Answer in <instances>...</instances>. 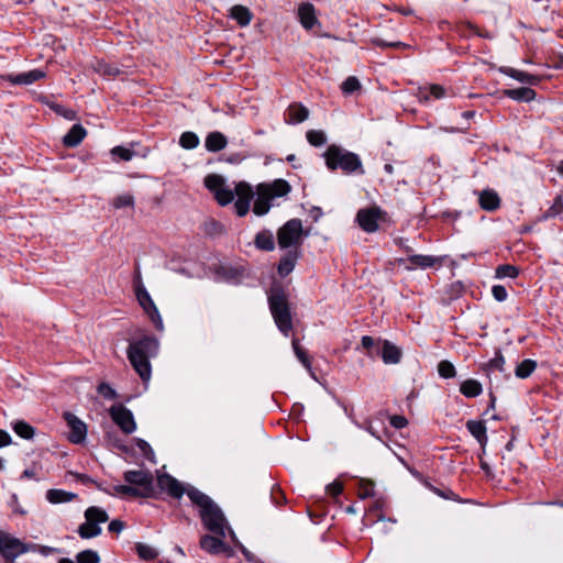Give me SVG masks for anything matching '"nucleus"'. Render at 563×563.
Returning a JSON list of instances; mask_svg holds the SVG:
<instances>
[{
  "label": "nucleus",
  "mask_w": 563,
  "mask_h": 563,
  "mask_svg": "<svg viewBox=\"0 0 563 563\" xmlns=\"http://www.w3.org/2000/svg\"><path fill=\"white\" fill-rule=\"evenodd\" d=\"M13 431L22 439L30 440L35 433V429L25 421H15L12 424Z\"/></svg>",
  "instance_id": "35"
},
{
  "label": "nucleus",
  "mask_w": 563,
  "mask_h": 563,
  "mask_svg": "<svg viewBox=\"0 0 563 563\" xmlns=\"http://www.w3.org/2000/svg\"><path fill=\"white\" fill-rule=\"evenodd\" d=\"M121 497L148 498L137 487L133 485H120Z\"/></svg>",
  "instance_id": "52"
},
{
  "label": "nucleus",
  "mask_w": 563,
  "mask_h": 563,
  "mask_svg": "<svg viewBox=\"0 0 563 563\" xmlns=\"http://www.w3.org/2000/svg\"><path fill=\"white\" fill-rule=\"evenodd\" d=\"M30 551L38 552L40 554H42L44 556H48L51 554L59 552V549L53 548V547H48V545L30 543Z\"/></svg>",
  "instance_id": "55"
},
{
  "label": "nucleus",
  "mask_w": 563,
  "mask_h": 563,
  "mask_svg": "<svg viewBox=\"0 0 563 563\" xmlns=\"http://www.w3.org/2000/svg\"><path fill=\"white\" fill-rule=\"evenodd\" d=\"M93 68L99 75L108 78H114L121 74L118 66L104 60H97Z\"/></svg>",
  "instance_id": "32"
},
{
  "label": "nucleus",
  "mask_w": 563,
  "mask_h": 563,
  "mask_svg": "<svg viewBox=\"0 0 563 563\" xmlns=\"http://www.w3.org/2000/svg\"><path fill=\"white\" fill-rule=\"evenodd\" d=\"M438 373L442 378L448 379L455 377L456 369L450 361L443 360L438 364Z\"/></svg>",
  "instance_id": "46"
},
{
  "label": "nucleus",
  "mask_w": 563,
  "mask_h": 563,
  "mask_svg": "<svg viewBox=\"0 0 563 563\" xmlns=\"http://www.w3.org/2000/svg\"><path fill=\"white\" fill-rule=\"evenodd\" d=\"M380 347H377L376 355L380 356L385 364H398L401 361V350L388 340L378 339Z\"/></svg>",
  "instance_id": "17"
},
{
  "label": "nucleus",
  "mask_w": 563,
  "mask_h": 563,
  "mask_svg": "<svg viewBox=\"0 0 563 563\" xmlns=\"http://www.w3.org/2000/svg\"><path fill=\"white\" fill-rule=\"evenodd\" d=\"M298 18L301 25L306 30H311L316 24H318V19L316 16L314 7L311 3H302L298 8Z\"/></svg>",
  "instance_id": "22"
},
{
  "label": "nucleus",
  "mask_w": 563,
  "mask_h": 563,
  "mask_svg": "<svg viewBox=\"0 0 563 563\" xmlns=\"http://www.w3.org/2000/svg\"><path fill=\"white\" fill-rule=\"evenodd\" d=\"M307 141L316 147L322 146L327 142V136L321 130H309L306 134Z\"/></svg>",
  "instance_id": "43"
},
{
  "label": "nucleus",
  "mask_w": 563,
  "mask_h": 563,
  "mask_svg": "<svg viewBox=\"0 0 563 563\" xmlns=\"http://www.w3.org/2000/svg\"><path fill=\"white\" fill-rule=\"evenodd\" d=\"M134 442H135L136 446L140 449V451L142 452L143 456L146 460L154 462L155 454H154V451L151 448V445L145 440L140 439V438H134Z\"/></svg>",
  "instance_id": "50"
},
{
  "label": "nucleus",
  "mask_w": 563,
  "mask_h": 563,
  "mask_svg": "<svg viewBox=\"0 0 563 563\" xmlns=\"http://www.w3.org/2000/svg\"><path fill=\"white\" fill-rule=\"evenodd\" d=\"M325 166L331 172L340 169L345 175H364L361 157L339 145L331 144L323 153Z\"/></svg>",
  "instance_id": "3"
},
{
  "label": "nucleus",
  "mask_w": 563,
  "mask_h": 563,
  "mask_svg": "<svg viewBox=\"0 0 563 563\" xmlns=\"http://www.w3.org/2000/svg\"><path fill=\"white\" fill-rule=\"evenodd\" d=\"M327 492L332 497H338L343 492V485L340 482H333L327 486Z\"/></svg>",
  "instance_id": "62"
},
{
  "label": "nucleus",
  "mask_w": 563,
  "mask_h": 563,
  "mask_svg": "<svg viewBox=\"0 0 563 563\" xmlns=\"http://www.w3.org/2000/svg\"><path fill=\"white\" fill-rule=\"evenodd\" d=\"M77 563H100V556L95 550H84L76 555Z\"/></svg>",
  "instance_id": "45"
},
{
  "label": "nucleus",
  "mask_w": 563,
  "mask_h": 563,
  "mask_svg": "<svg viewBox=\"0 0 563 563\" xmlns=\"http://www.w3.org/2000/svg\"><path fill=\"white\" fill-rule=\"evenodd\" d=\"M45 76V71L41 69H32L21 74H9L7 76H2V79H5L13 85H31L43 79Z\"/></svg>",
  "instance_id": "18"
},
{
  "label": "nucleus",
  "mask_w": 563,
  "mask_h": 563,
  "mask_svg": "<svg viewBox=\"0 0 563 563\" xmlns=\"http://www.w3.org/2000/svg\"><path fill=\"white\" fill-rule=\"evenodd\" d=\"M419 96L421 100L428 101L430 98L441 99L445 96V89L440 85H430L424 88H420Z\"/></svg>",
  "instance_id": "33"
},
{
  "label": "nucleus",
  "mask_w": 563,
  "mask_h": 563,
  "mask_svg": "<svg viewBox=\"0 0 563 563\" xmlns=\"http://www.w3.org/2000/svg\"><path fill=\"white\" fill-rule=\"evenodd\" d=\"M505 357L504 355L501 354V351L500 350H497L496 353H495V357L492 358L486 365V369H489V371H493V369H496V371H499V372H505Z\"/></svg>",
  "instance_id": "47"
},
{
  "label": "nucleus",
  "mask_w": 563,
  "mask_h": 563,
  "mask_svg": "<svg viewBox=\"0 0 563 563\" xmlns=\"http://www.w3.org/2000/svg\"><path fill=\"white\" fill-rule=\"evenodd\" d=\"M271 499L276 506H280L286 503L285 494L278 485H273L271 489Z\"/></svg>",
  "instance_id": "57"
},
{
  "label": "nucleus",
  "mask_w": 563,
  "mask_h": 563,
  "mask_svg": "<svg viewBox=\"0 0 563 563\" xmlns=\"http://www.w3.org/2000/svg\"><path fill=\"white\" fill-rule=\"evenodd\" d=\"M460 391L467 398H475L483 393V387L478 380L470 378L461 384Z\"/></svg>",
  "instance_id": "31"
},
{
  "label": "nucleus",
  "mask_w": 563,
  "mask_h": 563,
  "mask_svg": "<svg viewBox=\"0 0 563 563\" xmlns=\"http://www.w3.org/2000/svg\"><path fill=\"white\" fill-rule=\"evenodd\" d=\"M179 145L186 150H194L199 145V137L194 132H184L179 137Z\"/></svg>",
  "instance_id": "40"
},
{
  "label": "nucleus",
  "mask_w": 563,
  "mask_h": 563,
  "mask_svg": "<svg viewBox=\"0 0 563 563\" xmlns=\"http://www.w3.org/2000/svg\"><path fill=\"white\" fill-rule=\"evenodd\" d=\"M374 483L372 481L362 479L358 487V497L365 499L374 495Z\"/></svg>",
  "instance_id": "53"
},
{
  "label": "nucleus",
  "mask_w": 563,
  "mask_h": 563,
  "mask_svg": "<svg viewBox=\"0 0 563 563\" xmlns=\"http://www.w3.org/2000/svg\"><path fill=\"white\" fill-rule=\"evenodd\" d=\"M227 136L219 131L210 132L205 140L207 151L212 153L220 152L227 146Z\"/></svg>",
  "instance_id": "25"
},
{
  "label": "nucleus",
  "mask_w": 563,
  "mask_h": 563,
  "mask_svg": "<svg viewBox=\"0 0 563 563\" xmlns=\"http://www.w3.org/2000/svg\"><path fill=\"white\" fill-rule=\"evenodd\" d=\"M341 89L345 95H352L361 89V82L356 77L350 76L342 82Z\"/></svg>",
  "instance_id": "48"
},
{
  "label": "nucleus",
  "mask_w": 563,
  "mask_h": 563,
  "mask_svg": "<svg viewBox=\"0 0 563 563\" xmlns=\"http://www.w3.org/2000/svg\"><path fill=\"white\" fill-rule=\"evenodd\" d=\"M85 522L81 523L77 533L81 539H91L98 537L101 533L100 523H104L109 520L107 511L100 507L91 506L85 510Z\"/></svg>",
  "instance_id": "6"
},
{
  "label": "nucleus",
  "mask_w": 563,
  "mask_h": 563,
  "mask_svg": "<svg viewBox=\"0 0 563 563\" xmlns=\"http://www.w3.org/2000/svg\"><path fill=\"white\" fill-rule=\"evenodd\" d=\"M224 538L225 536L207 533L201 536L199 545L203 551L208 552L209 554L218 555L224 553L227 556H232L233 550L223 541Z\"/></svg>",
  "instance_id": "12"
},
{
  "label": "nucleus",
  "mask_w": 563,
  "mask_h": 563,
  "mask_svg": "<svg viewBox=\"0 0 563 563\" xmlns=\"http://www.w3.org/2000/svg\"><path fill=\"white\" fill-rule=\"evenodd\" d=\"M121 497L148 498L137 487L133 485H120Z\"/></svg>",
  "instance_id": "51"
},
{
  "label": "nucleus",
  "mask_w": 563,
  "mask_h": 563,
  "mask_svg": "<svg viewBox=\"0 0 563 563\" xmlns=\"http://www.w3.org/2000/svg\"><path fill=\"white\" fill-rule=\"evenodd\" d=\"M113 422L124 432L131 434L136 430V423L133 413L123 405H113L109 409Z\"/></svg>",
  "instance_id": "11"
},
{
  "label": "nucleus",
  "mask_w": 563,
  "mask_h": 563,
  "mask_svg": "<svg viewBox=\"0 0 563 563\" xmlns=\"http://www.w3.org/2000/svg\"><path fill=\"white\" fill-rule=\"evenodd\" d=\"M188 498L198 509V516L207 531L212 534L225 536V530L228 529L230 533L234 536L223 510L210 496L199 490L197 487H190Z\"/></svg>",
  "instance_id": "1"
},
{
  "label": "nucleus",
  "mask_w": 563,
  "mask_h": 563,
  "mask_svg": "<svg viewBox=\"0 0 563 563\" xmlns=\"http://www.w3.org/2000/svg\"><path fill=\"white\" fill-rule=\"evenodd\" d=\"M479 207L488 212L496 211L500 207V198L493 189H485L478 197Z\"/></svg>",
  "instance_id": "21"
},
{
  "label": "nucleus",
  "mask_w": 563,
  "mask_h": 563,
  "mask_svg": "<svg viewBox=\"0 0 563 563\" xmlns=\"http://www.w3.org/2000/svg\"><path fill=\"white\" fill-rule=\"evenodd\" d=\"M380 344L382 343H378V339L375 340L369 335H364L361 339V345L366 351L367 356L371 358L377 357L376 351L377 347H380Z\"/></svg>",
  "instance_id": "37"
},
{
  "label": "nucleus",
  "mask_w": 563,
  "mask_h": 563,
  "mask_svg": "<svg viewBox=\"0 0 563 563\" xmlns=\"http://www.w3.org/2000/svg\"><path fill=\"white\" fill-rule=\"evenodd\" d=\"M246 158V155L242 153H231L225 156L224 161L230 164H240Z\"/></svg>",
  "instance_id": "64"
},
{
  "label": "nucleus",
  "mask_w": 563,
  "mask_h": 563,
  "mask_svg": "<svg viewBox=\"0 0 563 563\" xmlns=\"http://www.w3.org/2000/svg\"><path fill=\"white\" fill-rule=\"evenodd\" d=\"M123 478L128 484L137 487L145 496L157 498V490L154 487V477L150 471L129 470L123 473Z\"/></svg>",
  "instance_id": "8"
},
{
  "label": "nucleus",
  "mask_w": 563,
  "mask_h": 563,
  "mask_svg": "<svg viewBox=\"0 0 563 563\" xmlns=\"http://www.w3.org/2000/svg\"><path fill=\"white\" fill-rule=\"evenodd\" d=\"M371 43L374 46L380 47V48H388V47L399 48V47H405L406 46L402 42H398V41L397 42H386V41H384L380 37H373L371 40Z\"/></svg>",
  "instance_id": "56"
},
{
  "label": "nucleus",
  "mask_w": 563,
  "mask_h": 563,
  "mask_svg": "<svg viewBox=\"0 0 563 563\" xmlns=\"http://www.w3.org/2000/svg\"><path fill=\"white\" fill-rule=\"evenodd\" d=\"M86 135V129L81 124L77 123L74 124L69 129V131L64 135L63 143L67 147H76L81 143Z\"/></svg>",
  "instance_id": "23"
},
{
  "label": "nucleus",
  "mask_w": 563,
  "mask_h": 563,
  "mask_svg": "<svg viewBox=\"0 0 563 563\" xmlns=\"http://www.w3.org/2000/svg\"><path fill=\"white\" fill-rule=\"evenodd\" d=\"M97 390L107 399H114L117 397L115 390L107 383L99 384Z\"/></svg>",
  "instance_id": "58"
},
{
  "label": "nucleus",
  "mask_w": 563,
  "mask_h": 563,
  "mask_svg": "<svg viewBox=\"0 0 563 563\" xmlns=\"http://www.w3.org/2000/svg\"><path fill=\"white\" fill-rule=\"evenodd\" d=\"M26 552H30V543L2 532V559H15Z\"/></svg>",
  "instance_id": "14"
},
{
  "label": "nucleus",
  "mask_w": 563,
  "mask_h": 563,
  "mask_svg": "<svg viewBox=\"0 0 563 563\" xmlns=\"http://www.w3.org/2000/svg\"><path fill=\"white\" fill-rule=\"evenodd\" d=\"M495 275L497 278H516L519 275V268L510 264L497 266Z\"/></svg>",
  "instance_id": "41"
},
{
  "label": "nucleus",
  "mask_w": 563,
  "mask_h": 563,
  "mask_svg": "<svg viewBox=\"0 0 563 563\" xmlns=\"http://www.w3.org/2000/svg\"><path fill=\"white\" fill-rule=\"evenodd\" d=\"M503 95L516 101L529 102L536 98L537 93L532 88L520 87L515 89H505Z\"/></svg>",
  "instance_id": "27"
},
{
  "label": "nucleus",
  "mask_w": 563,
  "mask_h": 563,
  "mask_svg": "<svg viewBox=\"0 0 563 563\" xmlns=\"http://www.w3.org/2000/svg\"><path fill=\"white\" fill-rule=\"evenodd\" d=\"M387 219V212L377 206L360 209L356 213V222L367 233L376 232L378 222H386Z\"/></svg>",
  "instance_id": "9"
},
{
  "label": "nucleus",
  "mask_w": 563,
  "mask_h": 563,
  "mask_svg": "<svg viewBox=\"0 0 563 563\" xmlns=\"http://www.w3.org/2000/svg\"><path fill=\"white\" fill-rule=\"evenodd\" d=\"M466 429L477 440L481 446H485L488 438L486 434V426L484 421L468 420L466 422Z\"/></svg>",
  "instance_id": "26"
},
{
  "label": "nucleus",
  "mask_w": 563,
  "mask_h": 563,
  "mask_svg": "<svg viewBox=\"0 0 563 563\" xmlns=\"http://www.w3.org/2000/svg\"><path fill=\"white\" fill-rule=\"evenodd\" d=\"M537 362L530 358L523 360L519 363L515 369V375L518 378L525 379L528 378L536 369Z\"/></svg>",
  "instance_id": "34"
},
{
  "label": "nucleus",
  "mask_w": 563,
  "mask_h": 563,
  "mask_svg": "<svg viewBox=\"0 0 563 563\" xmlns=\"http://www.w3.org/2000/svg\"><path fill=\"white\" fill-rule=\"evenodd\" d=\"M492 294L493 297L499 302L505 301L508 296L507 289L503 285H494L492 287Z\"/></svg>",
  "instance_id": "59"
},
{
  "label": "nucleus",
  "mask_w": 563,
  "mask_h": 563,
  "mask_svg": "<svg viewBox=\"0 0 563 563\" xmlns=\"http://www.w3.org/2000/svg\"><path fill=\"white\" fill-rule=\"evenodd\" d=\"M230 16L234 19L240 26H246L251 23L252 12L244 5H234L231 8Z\"/></svg>",
  "instance_id": "29"
},
{
  "label": "nucleus",
  "mask_w": 563,
  "mask_h": 563,
  "mask_svg": "<svg viewBox=\"0 0 563 563\" xmlns=\"http://www.w3.org/2000/svg\"><path fill=\"white\" fill-rule=\"evenodd\" d=\"M291 343H292L294 352L299 361H301L308 356V353L306 352V350L302 346H300L298 339H292Z\"/></svg>",
  "instance_id": "63"
},
{
  "label": "nucleus",
  "mask_w": 563,
  "mask_h": 563,
  "mask_svg": "<svg viewBox=\"0 0 563 563\" xmlns=\"http://www.w3.org/2000/svg\"><path fill=\"white\" fill-rule=\"evenodd\" d=\"M135 549H136V553L140 556V559H142L144 561H153L158 555V552L154 548H152L151 545L145 544V543H141V542L136 543Z\"/></svg>",
  "instance_id": "39"
},
{
  "label": "nucleus",
  "mask_w": 563,
  "mask_h": 563,
  "mask_svg": "<svg viewBox=\"0 0 563 563\" xmlns=\"http://www.w3.org/2000/svg\"><path fill=\"white\" fill-rule=\"evenodd\" d=\"M499 71L508 77H511L520 82L537 85L540 78L536 75L529 74L527 71L518 70L512 67L503 66L499 68Z\"/></svg>",
  "instance_id": "24"
},
{
  "label": "nucleus",
  "mask_w": 563,
  "mask_h": 563,
  "mask_svg": "<svg viewBox=\"0 0 563 563\" xmlns=\"http://www.w3.org/2000/svg\"><path fill=\"white\" fill-rule=\"evenodd\" d=\"M213 196L220 206H227L231 203L234 199L233 190H231L227 186L222 187L220 190H217Z\"/></svg>",
  "instance_id": "44"
},
{
  "label": "nucleus",
  "mask_w": 563,
  "mask_h": 563,
  "mask_svg": "<svg viewBox=\"0 0 563 563\" xmlns=\"http://www.w3.org/2000/svg\"><path fill=\"white\" fill-rule=\"evenodd\" d=\"M134 291L140 306L151 319L156 330L162 331L164 329L162 317L146 288L139 287V289H135Z\"/></svg>",
  "instance_id": "10"
},
{
  "label": "nucleus",
  "mask_w": 563,
  "mask_h": 563,
  "mask_svg": "<svg viewBox=\"0 0 563 563\" xmlns=\"http://www.w3.org/2000/svg\"><path fill=\"white\" fill-rule=\"evenodd\" d=\"M309 109L300 102L290 103L286 111L285 122L288 124H298L307 120Z\"/></svg>",
  "instance_id": "20"
},
{
  "label": "nucleus",
  "mask_w": 563,
  "mask_h": 563,
  "mask_svg": "<svg viewBox=\"0 0 563 563\" xmlns=\"http://www.w3.org/2000/svg\"><path fill=\"white\" fill-rule=\"evenodd\" d=\"M563 211V198L561 195H558L552 205L550 206V208L544 212V214L542 216V218L544 220L547 219H550V218H554L559 214H561Z\"/></svg>",
  "instance_id": "42"
},
{
  "label": "nucleus",
  "mask_w": 563,
  "mask_h": 563,
  "mask_svg": "<svg viewBox=\"0 0 563 563\" xmlns=\"http://www.w3.org/2000/svg\"><path fill=\"white\" fill-rule=\"evenodd\" d=\"M238 199L250 201L254 198V191L251 185L245 181H240L235 185L234 191Z\"/></svg>",
  "instance_id": "38"
},
{
  "label": "nucleus",
  "mask_w": 563,
  "mask_h": 563,
  "mask_svg": "<svg viewBox=\"0 0 563 563\" xmlns=\"http://www.w3.org/2000/svg\"><path fill=\"white\" fill-rule=\"evenodd\" d=\"M134 206V197L131 194L119 195L112 200V207L121 209Z\"/></svg>",
  "instance_id": "49"
},
{
  "label": "nucleus",
  "mask_w": 563,
  "mask_h": 563,
  "mask_svg": "<svg viewBox=\"0 0 563 563\" xmlns=\"http://www.w3.org/2000/svg\"><path fill=\"white\" fill-rule=\"evenodd\" d=\"M203 183L206 188L213 195L216 194L217 190H220L222 187L225 186L223 177L218 174L207 175Z\"/></svg>",
  "instance_id": "36"
},
{
  "label": "nucleus",
  "mask_w": 563,
  "mask_h": 563,
  "mask_svg": "<svg viewBox=\"0 0 563 563\" xmlns=\"http://www.w3.org/2000/svg\"><path fill=\"white\" fill-rule=\"evenodd\" d=\"M390 424L396 429H402L408 424V420L404 416L394 415L389 418Z\"/></svg>",
  "instance_id": "61"
},
{
  "label": "nucleus",
  "mask_w": 563,
  "mask_h": 563,
  "mask_svg": "<svg viewBox=\"0 0 563 563\" xmlns=\"http://www.w3.org/2000/svg\"><path fill=\"white\" fill-rule=\"evenodd\" d=\"M64 419L70 429L68 439L71 443L79 444L84 442L87 435V426L77 416L71 412H64Z\"/></svg>",
  "instance_id": "16"
},
{
  "label": "nucleus",
  "mask_w": 563,
  "mask_h": 563,
  "mask_svg": "<svg viewBox=\"0 0 563 563\" xmlns=\"http://www.w3.org/2000/svg\"><path fill=\"white\" fill-rule=\"evenodd\" d=\"M399 263H404L407 271L417 268L427 269L442 265V260L433 255L411 254L406 260L400 258Z\"/></svg>",
  "instance_id": "15"
},
{
  "label": "nucleus",
  "mask_w": 563,
  "mask_h": 563,
  "mask_svg": "<svg viewBox=\"0 0 563 563\" xmlns=\"http://www.w3.org/2000/svg\"><path fill=\"white\" fill-rule=\"evenodd\" d=\"M76 497H77L76 494L70 493V492H66V490H63V489L53 488V489H48L46 492V499L51 504L68 503V501L74 500Z\"/></svg>",
  "instance_id": "30"
},
{
  "label": "nucleus",
  "mask_w": 563,
  "mask_h": 563,
  "mask_svg": "<svg viewBox=\"0 0 563 563\" xmlns=\"http://www.w3.org/2000/svg\"><path fill=\"white\" fill-rule=\"evenodd\" d=\"M302 223L300 219H290L277 231V242L280 249L298 247L301 240Z\"/></svg>",
  "instance_id": "7"
},
{
  "label": "nucleus",
  "mask_w": 563,
  "mask_h": 563,
  "mask_svg": "<svg viewBox=\"0 0 563 563\" xmlns=\"http://www.w3.org/2000/svg\"><path fill=\"white\" fill-rule=\"evenodd\" d=\"M254 245L257 250L272 252L275 250V241L272 231L262 230L260 231L254 239Z\"/></svg>",
  "instance_id": "28"
},
{
  "label": "nucleus",
  "mask_w": 563,
  "mask_h": 563,
  "mask_svg": "<svg viewBox=\"0 0 563 563\" xmlns=\"http://www.w3.org/2000/svg\"><path fill=\"white\" fill-rule=\"evenodd\" d=\"M157 485L162 490L167 492V494L176 499H180L184 494L188 496V490L192 485H183L178 479L174 476L165 473L157 477Z\"/></svg>",
  "instance_id": "13"
},
{
  "label": "nucleus",
  "mask_w": 563,
  "mask_h": 563,
  "mask_svg": "<svg viewBox=\"0 0 563 563\" xmlns=\"http://www.w3.org/2000/svg\"><path fill=\"white\" fill-rule=\"evenodd\" d=\"M291 191L290 184L282 178L272 183H261L256 186V199L253 206V212L258 216L268 213L276 198L285 197Z\"/></svg>",
  "instance_id": "5"
},
{
  "label": "nucleus",
  "mask_w": 563,
  "mask_h": 563,
  "mask_svg": "<svg viewBox=\"0 0 563 563\" xmlns=\"http://www.w3.org/2000/svg\"><path fill=\"white\" fill-rule=\"evenodd\" d=\"M300 256L298 247L288 250L279 260L277 265V273L280 277L288 276L295 268L296 263Z\"/></svg>",
  "instance_id": "19"
},
{
  "label": "nucleus",
  "mask_w": 563,
  "mask_h": 563,
  "mask_svg": "<svg viewBox=\"0 0 563 563\" xmlns=\"http://www.w3.org/2000/svg\"><path fill=\"white\" fill-rule=\"evenodd\" d=\"M268 306L278 330L287 336L292 330V318L288 295L282 285L274 284L269 288Z\"/></svg>",
  "instance_id": "4"
},
{
  "label": "nucleus",
  "mask_w": 563,
  "mask_h": 563,
  "mask_svg": "<svg viewBox=\"0 0 563 563\" xmlns=\"http://www.w3.org/2000/svg\"><path fill=\"white\" fill-rule=\"evenodd\" d=\"M250 203H251L250 201L242 200V199H236L235 202H234L235 213L239 217L246 216L249 210H250Z\"/></svg>",
  "instance_id": "60"
},
{
  "label": "nucleus",
  "mask_w": 563,
  "mask_h": 563,
  "mask_svg": "<svg viewBox=\"0 0 563 563\" xmlns=\"http://www.w3.org/2000/svg\"><path fill=\"white\" fill-rule=\"evenodd\" d=\"M111 154L113 157H119L120 159L128 162L132 159L134 152L130 148L123 147V146H114L111 150Z\"/></svg>",
  "instance_id": "54"
},
{
  "label": "nucleus",
  "mask_w": 563,
  "mask_h": 563,
  "mask_svg": "<svg viewBox=\"0 0 563 563\" xmlns=\"http://www.w3.org/2000/svg\"><path fill=\"white\" fill-rule=\"evenodd\" d=\"M157 352L158 341L154 336L145 335L129 344L128 358L144 383L148 382L152 375L150 358L156 356Z\"/></svg>",
  "instance_id": "2"
}]
</instances>
